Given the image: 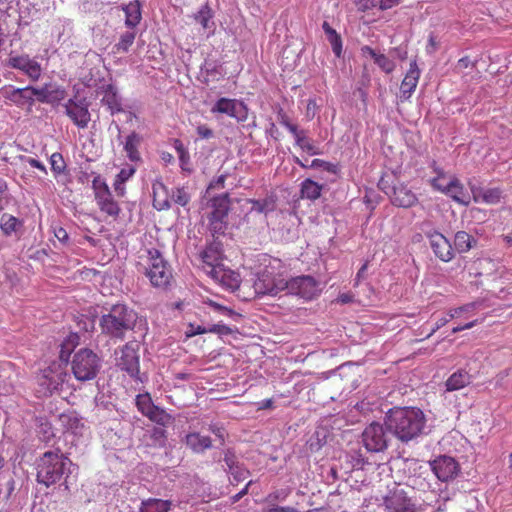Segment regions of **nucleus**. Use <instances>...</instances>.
Wrapping results in <instances>:
<instances>
[{
    "instance_id": "obj_1",
    "label": "nucleus",
    "mask_w": 512,
    "mask_h": 512,
    "mask_svg": "<svg viewBox=\"0 0 512 512\" xmlns=\"http://www.w3.org/2000/svg\"><path fill=\"white\" fill-rule=\"evenodd\" d=\"M426 419L423 411L415 407H395L385 417L387 429L402 442H408L422 434Z\"/></svg>"
},
{
    "instance_id": "obj_2",
    "label": "nucleus",
    "mask_w": 512,
    "mask_h": 512,
    "mask_svg": "<svg viewBox=\"0 0 512 512\" xmlns=\"http://www.w3.org/2000/svg\"><path fill=\"white\" fill-rule=\"evenodd\" d=\"M137 270L144 273L154 287L166 288L173 279L171 266L156 248L146 249L139 255Z\"/></svg>"
},
{
    "instance_id": "obj_3",
    "label": "nucleus",
    "mask_w": 512,
    "mask_h": 512,
    "mask_svg": "<svg viewBox=\"0 0 512 512\" xmlns=\"http://www.w3.org/2000/svg\"><path fill=\"white\" fill-rule=\"evenodd\" d=\"M70 465V459L60 449L46 451L36 462L37 482L46 487L59 483L69 471Z\"/></svg>"
},
{
    "instance_id": "obj_4",
    "label": "nucleus",
    "mask_w": 512,
    "mask_h": 512,
    "mask_svg": "<svg viewBox=\"0 0 512 512\" xmlns=\"http://www.w3.org/2000/svg\"><path fill=\"white\" fill-rule=\"evenodd\" d=\"M136 313L124 304L113 305L109 313L102 315L100 326L102 332L110 337L122 339L126 331L132 330Z\"/></svg>"
},
{
    "instance_id": "obj_5",
    "label": "nucleus",
    "mask_w": 512,
    "mask_h": 512,
    "mask_svg": "<svg viewBox=\"0 0 512 512\" xmlns=\"http://www.w3.org/2000/svg\"><path fill=\"white\" fill-rule=\"evenodd\" d=\"M280 269V260H270L269 264L257 274L253 284L255 294L275 296L285 290L288 286V280Z\"/></svg>"
},
{
    "instance_id": "obj_6",
    "label": "nucleus",
    "mask_w": 512,
    "mask_h": 512,
    "mask_svg": "<svg viewBox=\"0 0 512 512\" xmlns=\"http://www.w3.org/2000/svg\"><path fill=\"white\" fill-rule=\"evenodd\" d=\"M101 367L99 356L88 348H81L73 355L71 369L79 381L94 379Z\"/></svg>"
},
{
    "instance_id": "obj_7",
    "label": "nucleus",
    "mask_w": 512,
    "mask_h": 512,
    "mask_svg": "<svg viewBox=\"0 0 512 512\" xmlns=\"http://www.w3.org/2000/svg\"><path fill=\"white\" fill-rule=\"evenodd\" d=\"M229 194L225 193L213 197L209 202L208 224L213 236L224 234L227 228V218L230 211Z\"/></svg>"
},
{
    "instance_id": "obj_8",
    "label": "nucleus",
    "mask_w": 512,
    "mask_h": 512,
    "mask_svg": "<svg viewBox=\"0 0 512 512\" xmlns=\"http://www.w3.org/2000/svg\"><path fill=\"white\" fill-rule=\"evenodd\" d=\"M92 189L99 210L106 216L116 219L121 212V208L101 175L97 174L93 178Z\"/></svg>"
},
{
    "instance_id": "obj_9",
    "label": "nucleus",
    "mask_w": 512,
    "mask_h": 512,
    "mask_svg": "<svg viewBox=\"0 0 512 512\" xmlns=\"http://www.w3.org/2000/svg\"><path fill=\"white\" fill-rule=\"evenodd\" d=\"M67 377L68 374L60 363H52L38 376L39 392L44 396L52 395L61 388Z\"/></svg>"
},
{
    "instance_id": "obj_10",
    "label": "nucleus",
    "mask_w": 512,
    "mask_h": 512,
    "mask_svg": "<svg viewBox=\"0 0 512 512\" xmlns=\"http://www.w3.org/2000/svg\"><path fill=\"white\" fill-rule=\"evenodd\" d=\"M139 345L128 342L116 352V366L139 380Z\"/></svg>"
},
{
    "instance_id": "obj_11",
    "label": "nucleus",
    "mask_w": 512,
    "mask_h": 512,
    "mask_svg": "<svg viewBox=\"0 0 512 512\" xmlns=\"http://www.w3.org/2000/svg\"><path fill=\"white\" fill-rule=\"evenodd\" d=\"M65 114L79 129H86L91 121L89 104L85 98L73 97L63 105Z\"/></svg>"
},
{
    "instance_id": "obj_12",
    "label": "nucleus",
    "mask_w": 512,
    "mask_h": 512,
    "mask_svg": "<svg viewBox=\"0 0 512 512\" xmlns=\"http://www.w3.org/2000/svg\"><path fill=\"white\" fill-rule=\"evenodd\" d=\"M362 442L369 452H382L388 446V436L384 426L372 422L362 432Z\"/></svg>"
},
{
    "instance_id": "obj_13",
    "label": "nucleus",
    "mask_w": 512,
    "mask_h": 512,
    "mask_svg": "<svg viewBox=\"0 0 512 512\" xmlns=\"http://www.w3.org/2000/svg\"><path fill=\"white\" fill-rule=\"evenodd\" d=\"M386 512H417L416 505L400 486L389 491L384 498Z\"/></svg>"
},
{
    "instance_id": "obj_14",
    "label": "nucleus",
    "mask_w": 512,
    "mask_h": 512,
    "mask_svg": "<svg viewBox=\"0 0 512 512\" xmlns=\"http://www.w3.org/2000/svg\"><path fill=\"white\" fill-rule=\"evenodd\" d=\"M211 112L226 114L238 121H245L248 117V108L242 101L225 97L217 100Z\"/></svg>"
},
{
    "instance_id": "obj_15",
    "label": "nucleus",
    "mask_w": 512,
    "mask_h": 512,
    "mask_svg": "<svg viewBox=\"0 0 512 512\" xmlns=\"http://www.w3.org/2000/svg\"><path fill=\"white\" fill-rule=\"evenodd\" d=\"M286 289L292 294L311 300L318 293V284L311 276H300L288 281Z\"/></svg>"
},
{
    "instance_id": "obj_16",
    "label": "nucleus",
    "mask_w": 512,
    "mask_h": 512,
    "mask_svg": "<svg viewBox=\"0 0 512 512\" xmlns=\"http://www.w3.org/2000/svg\"><path fill=\"white\" fill-rule=\"evenodd\" d=\"M389 196L391 203L394 206L401 208H410L417 204V195L407 186V184L398 182L393 187L391 192H386Z\"/></svg>"
},
{
    "instance_id": "obj_17",
    "label": "nucleus",
    "mask_w": 512,
    "mask_h": 512,
    "mask_svg": "<svg viewBox=\"0 0 512 512\" xmlns=\"http://www.w3.org/2000/svg\"><path fill=\"white\" fill-rule=\"evenodd\" d=\"M431 468L436 477L443 482L453 479L459 472V464L449 456L438 457L431 462Z\"/></svg>"
},
{
    "instance_id": "obj_18",
    "label": "nucleus",
    "mask_w": 512,
    "mask_h": 512,
    "mask_svg": "<svg viewBox=\"0 0 512 512\" xmlns=\"http://www.w3.org/2000/svg\"><path fill=\"white\" fill-rule=\"evenodd\" d=\"M209 276L222 287L229 291H236L241 286L240 275L222 265L221 267L211 268Z\"/></svg>"
},
{
    "instance_id": "obj_19",
    "label": "nucleus",
    "mask_w": 512,
    "mask_h": 512,
    "mask_svg": "<svg viewBox=\"0 0 512 512\" xmlns=\"http://www.w3.org/2000/svg\"><path fill=\"white\" fill-rule=\"evenodd\" d=\"M8 65L25 73L32 81H37L42 74L41 65L28 55L11 56Z\"/></svg>"
},
{
    "instance_id": "obj_20",
    "label": "nucleus",
    "mask_w": 512,
    "mask_h": 512,
    "mask_svg": "<svg viewBox=\"0 0 512 512\" xmlns=\"http://www.w3.org/2000/svg\"><path fill=\"white\" fill-rule=\"evenodd\" d=\"M2 97L16 105L17 107H31L34 104V100L31 95V86L24 88H15L13 86L4 87L1 89Z\"/></svg>"
},
{
    "instance_id": "obj_21",
    "label": "nucleus",
    "mask_w": 512,
    "mask_h": 512,
    "mask_svg": "<svg viewBox=\"0 0 512 512\" xmlns=\"http://www.w3.org/2000/svg\"><path fill=\"white\" fill-rule=\"evenodd\" d=\"M430 246L434 254L443 262L453 259L454 253L450 241L440 232L434 231L428 234Z\"/></svg>"
},
{
    "instance_id": "obj_22",
    "label": "nucleus",
    "mask_w": 512,
    "mask_h": 512,
    "mask_svg": "<svg viewBox=\"0 0 512 512\" xmlns=\"http://www.w3.org/2000/svg\"><path fill=\"white\" fill-rule=\"evenodd\" d=\"M420 77V70L416 61L410 63L409 70L407 71L400 86V99L408 100L415 91Z\"/></svg>"
},
{
    "instance_id": "obj_23",
    "label": "nucleus",
    "mask_w": 512,
    "mask_h": 512,
    "mask_svg": "<svg viewBox=\"0 0 512 512\" xmlns=\"http://www.w3.org/2000/svg\"><path fill=\"white\" fill-rule=\"evenodd\" d=\"M202 260V269L209 276L211 268L221 267L222 250L218 244H211L207 246L200 254Z\"/></svg>"
},
{
    "instance_id": "obj_24",
    "label": "nucleus",
    "mask_w": 512,
    "mask_h": 512,
    "mask_svg": "<svg viewBox=\"0 0 512 512\" xmlns=\"http://www.w3.org/2000/svg\"><path fill=\"white\" fill-rule=\"evenodd\" d=\"M362 57H370L374 63L386 74H390L395 69V62L383 53H378L372 47L364 45L360 48Z\"/></svg>"
},
{
    "instance_id": "obj_25",
    "label": "nucleus",
    "mask_w": 512,
    "mask_h": 512,
    "mask_svg": "<svg viewBox=\"0 0 512 512\" xmlns=\"http://www.w3.org/2000/svg\"><path fill=\"white\" fill-rule=\"evenodd\" d=\"M153 206L161 211L170 208V196L167 187L160 179L152 183Z\"/></svg>"
},
{
    "instance_id": "obj_26",
    "label": "nucleus",
    "mask_w": 512,
    "mask_h": 512,
    "mask_svg": "<svg viewBox=\"0 0 512 512\" xmlns=\"http://www.w3.org/2000/svg\"><path fill=\"white\" fill-rule=\"evenodd\" d=\"M445 195L451 197L455 202L468 205L470 203V195L465 190L463 184L456 177L449 179V185L444 191Z\"/></svg>"
},
{
    "instance_id": "obj_27",
    "label": "nucleus",
    "mask_w": 512,
    "mask_h": 512,
    "mask_svg": "<svg viewBox=\"0 0 512 512\" xmlns=\"http://www.w3.org/2000/svg\"><path fill=\"white\" fill-rule=\"evenodd\" d=\"M185 445L194 453L201 454L212 447V439L201 435L199 432H191L185 436Z\"/></svg>"
},
{
    "instance_id": "obj_28",
    "label": "nucleus",
    "mask_w": 512,
    "mask_h": 512,
    "mask_svg": "<svg viewBox=\"0 0 512 512\" xmlns=\"http://www.w3.org/2000/svg\"><path fill=\"white\" fill-rule=\"evenodd\" d=\"M141 142L142 137L135 131L126 137L124 143V151L126 152V155L130 161L138 162L141 160V154L139 152Z\"/></svg>"
},
{
    "instance_id": "obj_29",
    "label": "nucleus",
    "mask_w": 512,
    "mask_h": 512,
    "mask_svg": "<svg viewBox=\"0 0 512 512\" xmlns=\"http://www.w3.org/2000/svg\"><path fill=\"white\" fill-rule=\"evenodd\" d=\"M102 102L108 107L112 114L119 113L123 110L121 100L113 85H107L104 87Z\"/></svg>"
},
{
    "instance_id": "obj_30",
    "label": "nucleus",
    "mask_w": 512,
    "mask_h": 512,
    "mask_svg": "<svg viewBox=\"0 0 512 512\" xmlns=\"http://www.w3.org/2000/svg\"><path fill=\"white\" fill-rule=\"evenodd\" d=\"M23 227V221L19 218L4 213L0 217V229L4 236L9 237Z\"/></svg>"
},
{
    "instance_id": "obj_31",
    "label": "nucleus",
    "mask_w": 512,
    "mask_h": 512,
    "mask_svg": "<svg viewBox=\"0 0 512 512\" xmlns=\"http://www.w3.org/2000/svg\"><path fill=\"white\" fill-rule=\"evenodd\" d=\"M125 12V25L129 28L136 27L142 18L141 5L138 0H134L123 7Z\"/></svg>"
},
{
    "instance_id": "obj_32",
    "label": "nucleus",
    "mask_w": 512,
    "mask_h": 512,
    "mask_svg": "<svg viewBox=\"0 0 512 512\" xmlns=\"http://www.w3.org/2000/svg\"><path fill=\"white\" fill-rule=\"evenodd\" d=\"M471 381L470 374L465 370L454 372L445 383L447 391H456L466 387Z\"/></svg>"
},
{
    "instance_id": "obj_33",
    "label": "nucleus",
    "mask_w": 512,
    "mask_h": 512,
    "mask_svg": "<svg viewBox=\"0 0 512 512\" xmlns=\"http://www.w3.org/2000/svg\"><path fill=\"white\" fill-rule=\"evenodd\" d=\"M247 202L252 205L251 212L259 214H268L276 209V197L274 195H269L258 200L248 199Z\"/></svg>"
},
{
    "instance_id": "obj_34",
    "label": "nucleus",
    "mask_w": 512,
    "mask_h": 512,
    "mask_svg": "<svg viewBox=\"0 0 512 512\" xmlns=\"http://www.w3.org/2000/svg\"><path fill=\"white\" fill-rule=\"evenodd\" d=\"M295 138V144L304 152L309 155H319L321 151L314 144L313 140L307 137L306 132L304 130H297L296 133L292 134Z\"/></svg>"
},
{
    "instance_id": "obj_35",
    "label": "nucleus",
    "mask_w": 512,
    "mask_h": 512,
    "mask_svg": "<svg viewBox=\"0 0 512 512\" xmlns=\"http://www.w3.org/2000/svg\"><path fill=\"white\" fill-rule=\"evenodd\" d=\"M322 28L325 32L327 40L329 41L332 51L336 57H341L342 55V38L340 34L336 32L334 28H332L328 22L324 21Z\"/></svg>"
},
{
    "instance_id": "obj_36",
    "label": "nucleus",
    "mask_w": 512,
    "mask_h": 512,
    "mask_svg": "<svg viewBox=\"0 0 512 512\" xmlns=\"http://www.w3.org/2000/svg\"><path fill=\"white\" fill-rule=\"evenodd\" d=\"M476 239L465 231H458L454 237L455 249L459 253L468 252L476 245Z\"/></svg>"
},
{
    "instance_id": "obj_37",
    "label": "nucleus",
    "mask_w": 512,
    "mask_h": 512,
    "mask_svg": "<svg viewBox=\"0 0 512 512\" xmlns=\"http://www.w3.org/2000/svg\"><path fill=\"white\" fill-rule=\"evenodd\" d=\"M322 185L311 179H305L301 184V196L309 200H316L321 196Z\"/></svg>"
},
{
    "instance_id": "obj_38",
    "label": "nucleus",
    "mask_w": 512,
    "mask_h": 512,
    "mask_svg": "<svg viewBox=\"0 0 512 512\" xmlns=\"http://www.w3.org/2000/svg\"><path fill=\"white\" fill-rule=\"evenodd\" d=\"M171 503L162 499H148L142 503L140 512H168Z\"/></svg>"
},
{
    "instance_id": "obj_39",
    "label": "nucleus",
    "mask_w": 512,
    "mask_h": 512,
    "mask_svg": "<svg viewBox=\"0 0 512 512\" xmlns=\"http://www.w3.org/2000/svg\"><path fill=\"white\" fill-rule=\"evenodd\" d=\"M455 70L458 74H461L463 78H467L473 71H476L477 80L481 77L480 72L476 68V62L472 61L468 56L458 60Z\"/></svg>"
},
{
    "instance_id": "obj_40",
    "label": "nucleus",
    "mask_w": 512,
    "mask_h": 512,
    "mask_svg": "<svg viewBox=\"0 0 512 512\" xmlns=\"http://www.w3.org/2000/svg\"><path fill=\"white\" fill-rule=\"evenodd\" d=\"M433 170L436 173V176L431 179V186L435 190L444 193L446 187L449 185V179L453 178L454 176H448L441 168L437 166H434Z\"/></svg>"
},
{
    "instance_id": "obj_41",
    "label": "nucleus",
    "mask_w": 512,
    "mask_h": 512,
    "mask_svg": "<svg viewBox=\"0 0 512 512\" xmlns=\"http://www.w3.org/2000/svg\"><path fill=\"white\" fill-rule=\"evenodd\" d=\"M136 38V33L132 31H128L123 33L120 36L118 43H116L113 47V51L115 53H126L129 51L130 47L133 45Z\"/></svg>"
},
{
    "instance_id": "obj_42",
    "label": "nucleus",
    "mask_w": 512,
    "mask_h": 512,
    "mask_svg": "<svg viewBox=\"0 0 512 512\" xmlns=\"http://www.w3.org/2000/svg\"><path fill=\"white\" fill-rule=\"evenodd\" d=\"M502 191L499 188H488L483 190L478 196H475V201L481 199L482 202L494 205L500 202Z\"/></svg>"
},
{
    "instance_id": "obj_43",
    "label": "nucleus",
    "mask_w": 512,
    "mask_h": 512,
    "mask_svg": "<svg viewBox=\"0 0 512 512\" xmlns=\"http://www.w3.org/2000/svg\"><path fill=\"white\" fill-rule=\"evenodd\" d=\"M151 421L165 426L172 421V416L168 414L164 409L154 406L153 409L146 415Z\"/></svg>"
},
{
    "instance_id": "obj_44",
    "label": "nucleus",
    "mask_w": 512,
    "mask_h": 512,
    "mask_svg": "<svg viewBox=\"0 0 512 512\" xmlns=\"http://www.w3.org/2000/svg\"><path fill=\"white\" fill-rule=\"evenodd\" d=\"M480 306L481 302L474 301L456 308H451L449 309V311L451 312V316H453V318H457L462 316L463 314H473L475 310L478 309Z\"/></svg>"
},
{
    "instance_id": "obj_45",
    "label": "nucleus",
    "mask_w": 512,
    "mask_h": 512,
    "mask_svg": "<svg viewBox=\"0 0 512 512\" xmlns=\"http://www.w3.org/2000/svg\"><path fill=\"white\" fill-rule=\"evenodd\" d=\"M136 406L138 410L146 416L151 409L155 406L152 402V399L148 393L146 394H139L136 397Z\"/></svg>"
},
{
    "instance_id": "obj_46",
    "label": "nucleus",
    "mask_w": 512,
    "mask_h": 512,
    "mask_svg": "<svg viewBox=\"0 0 512 512\" xmlns=\"http://www.w3.org/2000/svg\"><path fill=\"white\" fill-rule=\"evenodd\" d=\"M213 17L210 7L206 4L195 14L194 18L204 29L209 27V22Z\"/></svg>"
},
{
    "instance_id": "obj_47",
    "label": "nucleus",
    "mask_w": 512,
    "mask_h": 512,
    "mask_svg": "<svg viewBox=\"0 0 512 512\" xmlns=\"http://www.w3.org/2000/svg\"><path fill=\"white\" fill-rule=\"evenodd\" d=\"M50 164H51V170L55 174H61L62 172H64V170L66 168V163L64 161L62 154L57 153V152L53 153L51 155Z\"/></svg>"
},
{
    "instance_id": "obj_48",
    "label": "nucleus",
    "mask_w": 512,
    "mask_h": 512,
    "mask_svg": "<svg viewBox=\"0 0 512 512\" xmlns=\"http://www.w3.org/2000/svg\"><path fill=\"white\" fill-rule=\"evenodd\" d=\"M311 168H322L323 170L332 173L337 174L339 172V166L338 164L327 162L322 159H313L311 164Z\"/></svg>"
},
{
    "instance_id": "obj_49",
    "label": "nucleus",
    "mask_w": 512,
    "mask_h": 512,
    "mask_svg": "<svg viewBox=\"0 0 512 512\" xmlns=\"http://www.w3.org/2000/svg\"><path fill=\"white\" fill-rule=\"evenodd\" d=\"M67 92L64 87H55L52 89H49V104L55 105L59 104L61 101H63L66 98Z\"/></svg>"
},
{
    "instance_id": "obj_50",
    "label": "nucleus",
    "mask_w": 512,
    "mask_h": 512,
    "mask_svg": "<svg viewBox=\"0 0 512 512\" xmlns=\"http://www.w3.org/2000/svg\"><path fill=\"white\" fill-rule=\"evenodd\" d=\"M171 200L174 203L184 207L190 202V195L184 188H177L173 192L172 197H170V201Z\"/></svg>"
},
{
    "instance_id": "obj_51",
    "label": "nucleus",
    "mask_w": 512,
    "mask_h": 512,
    "mask_svg": "<svg viewBox=\"0 0 512 512\" xmlns=\"http://www.w3.org/2000/svg\"><path fill=\"white\" fill-rule=\"evenodd\" d=\"M31 95L34 101L35 98H37V100L41 103L49 102V100H44L49 98V88L47 85L42 88H35L31 86Z\"/></svg>"
},
{
    "instance_id": "obj_52",
    "label": "nucleus",
    "mask_w": 512,
    "mask_h": 512,
    "mask_svg": "<svg viewBox=\"0 0 512 512\" xmlns=\"http://www.w3.org/2000/svg\"><path fill=\"white\" fill-rule=\"evenodd\" d=\"M177 151L179 153V161H180V166H181L182 170L191 172L190 156H189L188 151L185 150L182 147V145H179L177 147Z\"/></svg>"
},
{
    "instance_id": "obj_53",
    "label": "nucleus",
    "mask_w": 512,
    "mask_h": 512,
    "mask_svg": "<svg viewBox=\"0 0 512 512\" xmlns=\"http://www.w3.org/2000/svg\"><path fill=\"white\" fill-rule=\"evenodd\" d=\"M278 121L279 123L284 126L285 128H287L289 130L290 133H296L297 130H298V127L297 125L295 124H292L289 120V117L287 116V114L282 110L280 109L279 112H278Z\"/></svg>"
},
{
    "instance_id": "obj_54",
    "label": "nucleus",
    "mask_w": 512,
    "mask_h": 512,
    "mask_svg": "<svg viewBox=\"0 0 512 512\" xmlns=\"http://www.w3.org/2000/svg\"><path fill=\"white\" fill-rule=\"evenodd\" d=\"M136 172L134 167L122 168L115 177V181L125 184Z\"/></svg>"
},
{
    "instance_id": "obj_55",
    "label": "nucleus",
    "mask_w": 512,
    "mask_h": 512,
    "mask_svg": "<svg viewBox=\"0 0 512 512\" xmlns=\"http://www.w3.org/2000/svg\"><path fill=\"white\" fill-rule=\"evenodd\" d=\"M453 318L451 316V312L448 311L446 315L440 317L436 322L430 333L426 336V338L431 337L436 331L445 326L448 322H450Z\"/></svg>"
},
{
    "instance_id": "obj_56",
    "label": "nucleus",
    "mask_w": 512,
    "mask_h": 512,
    "mask_svg": "<svg viewBox=\"0 0 512 512\" xmlns=\"http://www.w3.org/2000/svg\"><path fill=\"white\" fill-rule=\"evenodd\" d=\"M209 333H216L218 335H230L233 333L232 328L225 324H213L208 328Z\"/></svg>"
},
{
    "instance_id": "obj_57",
    "label": "nucleus",
    "mask_w": 512,
    "mask_h": 512,
    "mask_svg": "<svg viewBox=\"0 0 512 512\" xmlns=\"http://www.w3.org/2000/svg\"><path fill=\"white\" fill-rule=\"evenodd\" d=\"M230 474L232 475L233 479L236 482H240V481L245 480L249 476L250 473L247 469L238 465L237 467L234 468L233 471L230 472Z\"/></svg>"
},
{
    "instance_id": "obj_58",
    "label": "nucleus",
    "mask_w": 512,
    "mask_h": 512,
    "mask_svg": "<svg viewBox=\"0 0 512 512\" xmlns=\"http://www.w3.org/2000/svg\"><path fill=\"white\" fill-rule=\"evenodd\" d=\"M224 461L228 467L229 473L233 471L235 467L238 466L236 455L230 450H227L225 452Z\"/></svg>"
},
{
    "instance_id": "obj_59",
    "label": "nucleus",
    "mask_w": 512,
    "mask_h": 512,
    "mask_svg": "<svg viewBox=\"0 0 512 512\" xmlns=\"http://www.w3.org/2000/svg\"><path fill=\"white\" fill-rule=\"evenodd\" d=\"M205 333H209L208 328H204L200 325L195 326L193 324H190L189 329L186 331V336L193 337V336L201 335V334H205Z\"/></svg>"
},
{
    "instance_id": "obj_60",
    "label": "nucleus",
    "mask_w": 512,
    "mask_h": 512,
    "mask_svg": "<svg viewBox=\"0 0 512 512\" xmlns=\"http://www.w3.org/2000/svg\"><path fill=\"white\" fill-rule=\"evenodd\" d=\"M227 175H219L216 179L212 180L208 186V189H222L226 181Z\"/></svg>"
},
{
    "instance_id": "obj_61",
    "label": "nucleus",
    "mask_w": 512,
    "mask_h": 512,
    "mask_svg": "<svg viewBox=\"0 0 512 512\" xmlns=\"http://www.w3.org/2000/svg\"><path fill=\"white\" fill-rule=\"evenodd\" d=\"M355 5L360 11H367L375 6V0H355Z\"/></svg>"
},
{
    "instance_id": "obj_62",
    "label": "nucleus",
    "mask_w": 512,
    "mask_h": 512,
    "mask_svg": "<svg viewBox=\"0 0 512 512\" xmlns=\"http://www.w3.org/2000/svg\"><path fill=\"white\" fill-rule=\"evenodd\" d=\"M197 134L202 139H209L213 136V131L207 125H200L197 127Z\"/></svg>"
},
{
    "instance_id": "obj_63",
    "label": "nucleus",
    "mask_w": 512,
    "mask_h": 512,
    "mask_svg": "<svg viewBox=\"0 0 512 512\" xmlns=\"http://www.w3.org/2000/svg\"><path fill=\"white\" fill-rule=\"evenodd\" d=\"M54 235L61 243H66L69 239L67 231L62 227L56 228L54 230Z\"/></svg>"
},
{
    "instance_id": "obj_64",
    "label": "nucleus",
    "mask_w": 512,
    "mask_h": 512,
    "mask_svg": "<svg viewBox=\"0 0 512 512\" xmlns=\"http://www.w3.org/2000/svg\"><path fill=\"white\" fill-rule=\"evenodd\" d=\"M265 512H299V511L296 508L290 507V506H286V507L277 506V507L269 508Z\"/></svg>"
}]
</instances>
